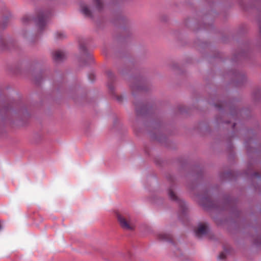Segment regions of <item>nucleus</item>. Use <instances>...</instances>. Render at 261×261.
Instances as JSON below:
<instances>
[{
  "label": "nucleus",
  "mask_w": 261,
  "mask_h": 261,
  "mask_svg": "<svg viewBox=\"0 0 261 261\" xmlns=\"http://www.w3.org/2000/svg\"><path fill=\"white\" fill-rule=\"evenodd\" d=\"M116 216L117 220L122 228L127 230H132L133 229L134 226L130 222L128 215L117 213Z\"/></svg>",
  "instance_id": "1"
},
{
  "label": "nucleus",
  "mask_w": 261,
  "mask_h": 261,
  "mask_svg": "<svg viewBox=\"0 0 261 261\" xmlns=\"http://www.w3.org/2000/svg\"><path fill=\"white\" fill-rule=\"evenodd\" d=\"M208 230L207 225L206 223L200 224L197 228L195 230L196 236L200 238L206 234Z\"/></svg>",
  "instance_id": "2"
},
{
  "label": "nucleus",
  "mask_w": 261,
  "mask_h": 261,
  "mask_svg": "<svg viewBox=\"0 0 261 261\" xmlns=\"http://www.w3.org/2000/svg\"><path fill=\"white\" fill-rule=\"evenodd\" d=\"M168 195H169L170 198H171V199H172L173 200H177L178 203L179 205L181 207V208L183 210H185V208L186 207V204H185V202L183 201H182L180 199H178L177 196L175 195V194L174 193V192L173 191V190L172 189H170L169 190Z\"/></svg>",
  "instance_id": "3"
},
{
  "label": "nucleus",
  "mask_w": 261,
  "mask_h": 261,
  "mask_svg": "<svg viewBox=\"0 0 261 261\" xmlns=\"http://www.w3.org/2000/svg\"><path fill=\"white\" fill-rule=\"evenodd\" d=\"M65 53L61 50H56L53 53V57L57 62L62 61L65 58Z\"/></svg>",
  "instance_id": "4"
},
{
  "label": "nucleus",
  "mask_w": 261,
  "mask_h": 261,
  "mask_svg": "<svg viewBox=\"0 0 261 261\" xmlns=\"http://www.w3.org/2000/svg\"><path fill=\"white\" fill-rule=\"evenodd\" d=\"M46 23V19L43 14L39 15L38 17V25L40 28L42 29V27L45 25Z\"/></svg>",
  "instance_id": "5"
},
{
  "label": "nucleus",
  "mask_w": 261,
  "mask_h": 261,
  "mask_svg": "<svg viewBox=\"0 0 261 261\" xmlns=\"http://www.w3.org/2000/svg\"><path fill=\"white\" fill-rule=\"evenodd\" d=\"M81 11L86 16L91 17L92 15L91 12L88 7L86 5H83L81 7Z\"/></svg>",
  "instance_id": "6"
},
{
  "label": "nucleus",
  "mask_w": 261,
  "mask_h": 261,
  "mask_svg": "<svg viewBox=\"0 0 261 261\" xmlns=\"http://www.w3.org/2000/svg\"><path fill=\"white\" fill-rule=\"evenodd\" d=\"M158 238L160 240L169 241L171 240L172 237L169 234L161 233L158 235Z\"/></svg>",
  "instance_id": "7"
},
{
  "label": "nucleus",
  "mask_w": 261,
  "mask_h": 261,
  "mask_svg": "<svg viewBox=\"0 0 261 261\" xmlns=\"http://www.w3.org/2000/svg\"><path fill=\"white\" fill-rule=\"evenodd\" d=\"M94 2L98 10L100 11L103 8V4L102 0H94Z\"/></svg>",
  "instance_id": "8"
},
{
  "label": "nucleus",
  "mask_w": 261,
  "mask_h": 261,
  "mask_svg": "<svg viewBox=\"0 0 261 261\" xmlns=\"http://www.w3.org/2000/svg\"><path fill=\"white\" fill-rule=\"evenodd\" d=\"M56 35L57 39H63L66 37L65 34L62 32H58Z\"/></svg>",
  "instance_id": "9"
},
{
  "label": "nucleus",
  "mask_w": 261,
  "mask_h": 261,
  "mask_svg": "<svg viewBox=\"0 0 261 261\" xmlns=\"http://www.w3.org/2000/svg\"><path fill=\"white\" fill-rule=\"evenodd\" d=\"M226 252L225 250L224 252H221L219 255V258L220 259H224L226 257Z\"/></svg>",
  "instance_id": "10"
},
{
  "label": "nucleus",
  "mask_w": 261,
  "mask_h": 261,
  "mask_svg": "<svg viewBox=\"0 0 261 261\" xmlns=\"http://www.w3.org/2000/svg\"><path fill=\"white\" fill-rule=\"evenodd\" d=\"M108 74L109 75L110 77H112L113 75H112V73L110 71L108 72Z\"/></svg>",
  "instance_id": "11"
},
{
  "label": "nucleus",
  "mask_w": 261,
  "mask_h": 261,
  "mask_svg": "<svg viewBox=\"0 0 261 261\" xmlns=\"http://www.w3.org/2000/svg\"><path fill=\"white\" fill-rule=\"evenodd\" d=\"M136 111L137 112L139 113H141V111L139 110V108L138 107V106H136Z\"/></svg>",
  "instance_id": "12"
},
{
  "label": "nucleus",
  "mask_w": 261,
  "mask_h": 261,
  "mask_svg": "<svg viewBox=\"0 0 261 261\" xmlns=\"http://www.w3.org/2000/svg\"><path fill=\"white\" fill-rule=\"evenodd\" d=\"M29 17H23V20H26V21L29 20Z\"/></svg>",
  "instance_id": "13"
},
{
  "label": "nucleus",
  "mask_w": 261,
  "mask_h": 261,
  "mask_svg": "<svg viewBox=\"0 0 261 261\" xmlns=\"http://www.w3.org/2000/svg\"><path fill=\"white\" fill-rule=\"evenodd\" d=\"M109 88L110 89L112 90V87L111 85H109Z\"/></svg>",
  "instance_id": "14"
},
{
  "label": "nucleus",
  "mask_w": 261,
  "mask_h": 261,
  "mask_svg": "<svg viewBox=\"0 0 261 261\" xmlns=\"http://www.w3.org/2000/svg\"><path fill=\"white\" fill-rule=\"evenodd\" d=\"M259 29H260V33H261V23L259 25Z\"/></svg>",
  "instance_id": "15"
},
{
  "label": "nucleus",
  "mask_w": 261,
  "mask_h": 261,
  "mask_svg": "<svg viewBox=\"0 0 261 261\" xmlns=\"http://www.w3.org/2000/svg\"><path fill=\"white\" fill-rule=\"evenodd\" d=\"M145 107H143V109H145Z\"/></svg>",
  "instance_id": "16"
}]
</instances>
